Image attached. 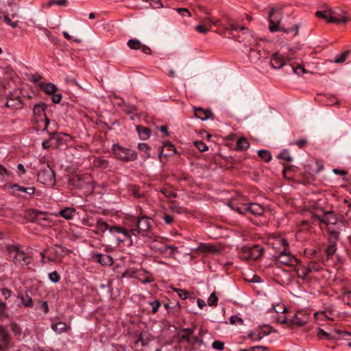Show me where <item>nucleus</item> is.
<instances>
[{"mask_svg": "<svg viewBox=\"0 0 351 351\" xmlns=\"http://www.w3.org/2000/svg\"><path fill=\"white\" fill-rule=\"evenodd\" d=\"M10 330L14 333L15 335L19 336L21 333L20 327L15 323L10 324Z\"/></svg>", "mask_w": 351, "mask_h": 351, "instance_id": "nucleus-51", "label": "nucleus"}, {"mask_svg": "<svg viewBox=\"0 0 351 351\" xmlns=\"http://www.w3.org/2000/svg\"><path fill=\"white\" fill-rule=\"evenodd\" d=\"M313 221H318L325 225H334L337 223V219L332 210H325L322 207L317 206L315 212L311 213Z\"/></svg>", "mask_w": 351, "mask_h": 351, "instance_id": "nucleus-1", "label": "nucleus"}, {"mask_svg": "<svg viewBox=\"0 0 351 351\" xmlns=\"http://www.w3.org/2000/svg\"><path fill=\"white\" fill-rule=\"evenodd\" d=\"M283 8L279 7L278 8H272L269 13V29L271 32H276L280 30V23L282 19Z\"/></svg>", "mask_w": 351, "mask_h": 351, "instance_id": "nucleus-3", "label": "nucleus"}, {"mask_svg": "<svg viewBox=\"0 0 351 351\" xmlns=\"http://www.w3.org/2000/svg\"><path fill=\"white\" fill-rule=\"evenodd\" d=\"M337 247L335 242H330V245L326 248L325 252L329 258L335 253Z\"/></svg>", "mask_w": 351, "mask_h": 351, "instance_id": "nucleus-37", "label": "nucleus"}, {"mask_svg": "<svg viewBox=\"0 0 351 351\" xmlns=\"http://www.w3.org/2000/svg\"><path fill=\"white\" fill-rule=\"evenodd\" d=\"M51 328L56 332L61 333L66 331L67 325L64 322H58L56 324H52Z\"/></svg>", "mask_w": 351, "mask_h": 351, "instance_id": "nucleus-31", "label": "nucleus"}, {"mask_svg": "<svg viewBox=\"0 0 351 351\" xmlns=\"http://www.w3.org/2000/svg\"><path fill=\"white\" fill-rule=\"evenodd\" d=\"M176 11L182 16L190 17L191 16L190 11L187 8H177Z\"/></svg>", "mask_w": 351, "mask_h": 351, "instance_id": "nucleus-53", "label": "nucleus"}, {"mask_svg": "<svg viewBox=\"0 0 351 351\" xmlns=\"http://www.w3.org/2000/svg\"><path fill=\"white\" fill-rule=\"evenodd\" d=\"M248 57L252 62H256L267 58V53L265 51H261V49L250 48Z\"/></svg>", "mask_w": 351, "mask_h": 351, "instance_id": "nucleus-10", "label": "nucleus"}, {"mask_svg": "<svg viewBox=\"0 0 351 351\" xmlns=\"http://www.w3.org/2000/svg\"><path fill=\"white\" fill-rule=\"evenodd\" d=\"M295 144L298 145L300 148H303L307 144V141L306 139H299L295 142Z\"/></svg>", "mask_w": 351, "mask_h": 351, "instance_id": "nucleus-62", "label": "nucleus"}, {"mask_svg": "<svg viewBox=\"0 0 351 351\" xmlns=\"http://www.w3.org/2000/svg\"><path fill=\"white\" fill-rule=\"evenodd\" d=\"M7 250L10 253H14V259L19 262L23 261L25 265H28L29 263V262L27 261V257L25 256V252L21 250L19 247L16 245H8L7 247Z\"/></svg>", "mask_w": 351, "mask_h": 351, "instance_id": "nucleus-9", "label": "nucleus"}, {"mask_svg": "<svg viewBox=\"0 0 351 351\" xmlns=\"http://www.w3.org/2000/svg\"><path fill=\"white\" fill-rule=\"evenodd\" d=\"M128 45L131 49H140L142 47V43L137 39H130L128 42Z\"/></svg>", "mask_w": 351, "mask_h": 351, "instance_id": "nucleus-32", "label": "nucleus"}, {"mask_svg": "<svg viewBox=\"0 0 351 351\" xmlns=\"http://www.w3.org/2000/svg\"><path fill=\"white\" fill-rule=\"evenodd\" d=\"M194 145L200 152H205L208 149V146L202 141H195Z\"/></svg>", "mask_w": 351, "mask_h": 351, "instance_id": "nucleus-47", "label": "nucleus"}, {"mask_svg": "<svg viewBox=\"0 0 351 351\" xmlns=\"http://www.w3.org/2000/svg\"><path fill=\"white\" fill-rule=\"evenodd\" d=\"M138 232L139 233H142V234H145L150 230V222L148 218L142 217L138 220L137 223Z\"/></svg>", "mask_w": 351, "mask_h": 351, "instance_id": "nucleus-13", "label": "nucleus"}, {"mask_svg": "<svg viewBox=\"0 0 351 351\" xmlns=\"http://www.w3.org/2000/svg\"><path fill=\"white\" fill-rule=\"evenodd\" d=\"M1 293L4 296L5 299L7 300L10 297L12 292L8 289L3 288L1 289Z\"/></svg>", "mask_w": 351, "mask_h": 351, "instance_id": "nucleus-63", "label": "nucleus"}, {"mask_svg": "<svg viewBox=\"0 0 351 351\" xmlns=\"http://www.w3.org/2000/svg\"><path fill=\"white\" fill-rule=\"evenodd\" d=\"M195 29L196 31H197L199 33H201V34H206L209 29L208 27H206L204 25L200 23L199 25H197L196 27H195Z\"/></svg>", "mask_w": 351, "mask_h": 351, "instance_id": "nucleus-55", "label": "nucleus"}, {"mask_svg": "<svg viewBox=\"0 0 351 351\" xmlns=\"http://www.w3.org/2000/svg\"><path fill=\"white\" fill-rule=\"evenodd\" d=\"M271 332V327L269 326H263L256 330V337L253 341H259Z\"/></svg>", "mask_w": 351, "mask_h": 351, "instance_id": "nucleus-16", "label": "nucleus"}, {"mask_svg": "<svg viewBox=\"0 0 351 351\" xmlns=\"http://www.w3.org/2000/svg\"><path fill=\"white\" fill-rule=\"evenodd\" d=\"M195 115L202 121H206L208 119H213V113L209 109H203L199 107L194 108Z\"/></svg>", "mask_w": 351, "mask_h": 351, "instance_id": "nucleus-11", "label": "nucleus"}, {"mask_svg": "<svg viewBox=\"0 0 351 351\" xmlns=\"http://www.w3.org/2000/svg\"><path fill=\"white\" fill-rule=\"evenodd\" d=\"M21 303L26 307H31L33 306L32 298L27 293H21L19 295Z\"/></svg>", "mask_w": 351, "mask_h": 351, "instance_id": "nucleus-24", "label": "nucleus"}, {"mask_svg": "<svg viewBox=\"0 0 351 351\" xmlns=\"http://www.w3.org/2000/svg\"><path fill=\"white\" fill-rule=\"evenodd\" d=\"M263 252L264 248L258 245H245L241 248V256L245 260H257L263 256Z\"/></svg>", "mask_w": 351, "mask_h": 351, "instance_id": "nucleus-6", "label": "nucleus"}, {"mask_svg": "<svg viewBox=\"0 0 351 351\" xmlns=\"http://www.w3.org/2000/svg\"><path fill=\"white\" fill-rule=\"evenodd\" d=\"M38 181L45 185H54L55 173L49 165H43L38 173Z\"/></svg>", "mask_w": 351, "mask_h": 351, "instance_id": "nucleus-4", "label": "nucleus"}, {"mask_svg": "<svg viewBox=\"0 0 351 351\" xmlns=\"http://www.w3.org/2000/svg\"><path fill=\"white\" fill-rule=\"evenodd\" d=\"M247 211L250 212L254 215H261L264 213L263 207L257 203H250L245 206Z\"/></svg>", "mask_w": 351, "mask_h": 351, "instance_id": "nucleus-15", "label": "nucleus"}, {"mask_svg": "<svg viewBox=\"0 0 351 351\" xmlns=\"http://www.w3.org/2000/svg\"><path fill=\"white\" fill-rule=\"evenodd\" d=\"M213 348L217 350H222L224 348V343L220 341H214L212 343Z\"/></svg>", "mask_w": 351, "mask_h": 351, "instance_id": "nucleus-52", "label": "nucleus"}, {"mask_svg": "<svg viewBox=\"0 0 351 351\" xmlns=\"http://www.w3.org/2000/svg\"><path fill=\"white\" fill-rule=\"evenodd\" d=\"M239 351H269V348L264 346H252L247 349H243Z\"/></svg>", "mask_w": 351, "mask_h": 351, "instance_id": "nucleus-41", "label": "nucleus"}, {"mask_svg": "<svg viewBox=\"0 0 351 351\" xmlns=\"http://www.w3.org/2000/svg\"><path fill=\"white\" fill-rule=\"evenodd\" d=\"M110 228V226H109L106 222L98 221L96 226L95 232L97 234H104L107 230H109Z\"/></svg>", "mask_w": 351, "mask_h": 351, "instance_id": "nucleus-27", "label": "nucleus"}, {"mask_svg": "<svg viewBox=\"0 0 351 351\" xmlns=\"http://www.w3.org/2000/svg\"><path fill=\"white\" fill-rule=\"evenodd\" d=\"M175 291L178 293V295L180 297V298L182 300H185L189 294L188 291L183 289H176Z\"/></svg>", "mask_w": 351, "mask_h": 351, "instance_id": "nucleus-54", "label": "nucleus"}, {"mask_svg": "<svg viewBox=\"0 0 351 351\" xmlns=\"http://www.w3.org/2000/svg\"><path fill=\"white\" fill-rule=\"evenodd\" d=\"M315 15L319 18L326 19L328 23H346L348 21L347 17L341 16V14L327 6L324 10L317 11Z\"/></svg>", "mask_w": 351, "mask_h": 351, "instance_id": "nucleus-2", "label": "nucleus"}, {"mask_svg": "<svg viewBox=\"0 0 351 351\" xmlns=\"http://www.w3.org/2000/svg\"><path fill=\"white\" fill-rule=\"evenodd\" d=\"M109 232L111 234H121L125 237L129 236L127 230L121 226H110V228H109Z\"/></svg>", "mask_w": 351, "mask_h": 351, "instance_id": "nucleus-29", "label": "nucleus"}, {"mask_svg": "<svg viewBox=\"0 0 351 351\" xmlns=\"http://www.w3.org/2000/svg\"><path fill=\"white\" fill-rule=\"evenodd\" d=\"M292 58H285L283 55L276 52L273 54L271 58V65L274 69H280L286 63V61H290Z\"/></svg>", "mask_w": 351, "mask_h": 351, "instance_id": "nucleus-8", "label": "nucleus"}, {"mask_svg": "<svg viewBox=\"0 0 351 351\" xmlns=\"http://www.w3.org/2000/svg\"><path fill=\"white\" fill-rule=\"evenodd\" d=\"M195 328H196V326H194L192 328H182V331L184 332V334H186V335H193Z\"/></svg>", "mask_w": 351, "mask_h": 351, "instance_id": "nucleus-64", "label": "nucleus"}, {"mask_svg": "<svg viewBox=\"0 0 351 351\" xmlns=\"http://www.w3.org/2000/svg\"><path fill=\"white\" fill-rule=\"evenodd\" d=\"M38 86L48 95H52L57 90V87L52 83L40 82Z\"/></svg>", "mask_w": 351, "mask_h": 351, "instance_id": "nucleus-17", "label": "nucleus"}, {"mask_svg": "<svg viewBox=\"0 0 351 351\" xmlns=\"http://www.w3.org/2000/svg\"><path fill=\"white\" fill-rule=\"evenodd\" d=\"M52 250L58 256H64L69 252V250L66 247L60 245H55L53 246Z\"/></svg>", "mask_w": 351, "mask_h": 351, "instance_id": "nucleus-26", "label": "nucleus"}, {"mask_svg": "<svg viewBox=\"0 0 351 351\" xmlns=\"http://www.w3.org/2000/svg\"><path fill=\"white\" fill-rule=\"evenodd\" d=\"M144 2H150L153 8L158 9L164 7L160 0H142Z\"/></svg>", "mask_w": 351, "mask_h": 351, "instance_id": "nucleus-44", "label": "nucleus"}, {"mask_svg": "<svg viewBox=\"0 0 351 351\" xmlns=\"http://www.w3.org/2000/svg\"><path fill=\"white\" fill-rule=\"evenodd\" d=\"M38 210L32 209L29 210L25 213V218L30 222L36 221V215Z\"/></svg>", "mask_w": 351, "mask_h": 351, "instance_id": "nucleus-33", "label": "nucleus"}, {"mask_svg": "<svg viewBox=\"0 0 351 351\" xmlns=\"http://www.w3.org/2000/svg\"><path fill=\"white\" fill-rule=\"evenodd\" d=\"M278 158L279 159L284 160H286L287 162H291L293 160V158L290 155L289 152L287 149H284L280 152V154H279Z\"/></svg>", "mask_w": 351, "mask_h": 351, "instance_id": "nucleus-36", "label": "nucleus"}, {"mask_svg": "<svg viewBox=\"0 0 351 351\" xmlns=\"http://www.w3.org/2000/svg\"><path fill=\"white\" fill-rule=\"evenodd\" d=\"M250 147V143L245 137H241L237 140L236 149L238 151L246 150Z\"/></svg>", "mask_w": 351, "mask_h": 351, "instance_id": "nucleus-22", "label": "nucleus"}, {"mask_svg": "<svg viewBox=\"0 0 351 351\" xmlns=\"http://www.w3.org/2000/svg\"><path fill=\"white\" fill-rule=\"evenodd\" d=\"M202 343V340L200 339L199 337L196 336H193V335H191L190 337V341L189 344H195V343H199L201 344Z\"/></svg>", "mask_w": 351, "mask_h": 351, "instance_id": "nucleus-60", "label": "nucleus"}, {"mask_svg": "<svg viewBox=\"0 0 351 351\" xmlns=\"http://www.w3.org/2000/svg\"><path fill=\"white\" fill-rule=\"evenodd\" d=\"M129 191L131 193V194L135 198H137V199L143 198L145 195V191H141L140 190V188L135 185L130 186Z\"/></svg>", "mask_w": 351, "mask_h": 351, "instance_id": "nucleus-23", "label": "nucleus"}, {"mask_svg": "<svg viewBox=\"0 0 351 351\" xmlns=\"http://www.w3.org/2000/svg\"><path fill=\"white\" fill-rule=\"evenodd\" d=\"M68 3V0H50L48 3L49 6L56 4L58 5L66 6Z\"/></svg>", "mask_w": 351, "mask_h": 351, "instance_id": "nucleus-48", "label": "nucleus"}, {"mask_svg": "<svg viewBox=\"0 0 351 351\" xmlns=\"http://www.w3.org/2000/svg\"><path fill=\"white\" fill-rule=\"evenodd\" d=\"M136 131L138 133L140 138L141 140H147L149 138L151 134V130L148 128H145L141 125L136 126Z\"/></svg>", "mask_w": 351, "mask_h": 351, "instance_id": "nucleus-18", "label": "nucleus"}, {"mask_svg": "<svg viewBox=\"0 0 351 351\" xmlns=\"http://www.w3.org/2000/svg\"><path fill=\"white\" fill-rule=\"evenodd\" d=\"M62 34L64 37L68 40H71L77 43H80L82 42V40L80 38H75L71 36L67 32H63Z\"/></svg>", "mask_w": 351, "mask_h": 351, "instance_id": "nucleus-49", "label": "nucleus"}, {"mask_svg": "<svg viewBox=\"0 0 351 351\" xmlns=\"http://www.w3.org/2000/svg\"><path fill=\"white\" fill-rule=\"evenodd\" d=\"M10 187L12 189L16 188L18 191L26 193L29 195H33L35 193L34 187H23L16 184L11 185Z\"/></svg>", "mask_w": 351, "mask_h": 351, "instance_id": "nucleus-30", "label": "nucleus"}, {"mask_svg": "<svg viewBox=\"0 0 351 351\" xmlns=\"http://www.w3.org/2000/svg\"><path fill=\"white\" fill-rule=\"evenodd\" d=\"M229 25H230V29L232 30H238L239 29H240L241 30L245 31V32H249L248 29L243 26L239 27V25H237V24H235L234 23H230Z\"/></svg>", "mask_w": 351, "mask_h": 351, "instance_id": "nucleus-58", "label": "nucleus"}, {"mask_svg": "<svg viewBox=\"0 0 351 351\" xmlns=\"http://www.w3.org/2000/svg\"><path fill=\"white\" fill-rule=\"evenodd\" d=\"M312 271L310 267H305L303 271L298 273V276L302 279H306L309 273Z\"/></svg>", "mask_w": 351, "mask_h": 351, "instance_id": "nucleus-57", "label": "nucleus"}, {"mask_svg": "<svg viewBox=\"0 0 351 351\" xmlns=\"http://www.w3.org/2000/svg\"><path fill=\"white\" fill-rule=\"evenodd\" d=\"M292 259L293 258L289 254L286 253L285 250L281 252L277 258L278 262L282 265L291 264Z\"/></svg>", "mask_w": 351, "mask_h": 351, "instance_id": "nucleus-19", "label": "nucleus"}, {"mask_svg": "<svg viewBox=\"0 0 351 351\" xmlns=\"http://www.w3.org/2000/svg\"><path fill=\"white\" fill-rule=\"evenodd\" d=\"M350 53L349 51H346L341 55L336 57V58L334 60V62L335 63H343L346 61L348 54Z\"/></svg>", "mask_w": 351, "mask_h": 351, "instance_id": "nucleus-40", "label": "nucleus"}, {"mask_svg": "<svg viewBox=\"0 0 351 351\" xmlns=\"http://www.w3.org/2000/svg\"><path fill=\"white\" fill-rule=\"evenodd\" d=\"M49 278L53 282H58L60 279L59 274L56 271L50 273L49 274Z\"/></svg>", "mask_w": 351, "mask_h": 351, "instance_id": "nucleus-50", "label": "nucleus"}, {"mask_svg": "<svg viewBox=\"0 0 351 351\" xmlns=\"http://www.w3.org/2000/svg\"><path fill=\"white\" fill-rule=\"evenodd\" d=\"M75 213V210L72 208H66L60 211V215L64 217L66 219H71L73 217V214Z\"/></svg>", "mask_w": 351, "mask_h": 351, "instance_id": "nucleus-28", "label": "nucleus"}, {"mask_svg": "<svg viewBox=\"0 0 351 351\" xmlns=\"http://www.w3.org/2000/svg\"><path fill=\"white\" fill-rule=\"evenodd\" d=\"M291 67L293 71L295 74H297L298 75H300L301 73H309L308 71L305 69L304 68V66H302L301 65H298V66L291 65Z\"/></svg>", "mask_w": 351, "mask_h": 351, "instance_id": "nucleus-39", "label": "nucleus"}, {"mask_svg": "<svg viewBox=\"0 0 351 351\" xmlns=\"http://www.w3.org/2000/svg\"><path fill=\"white\" fill-rule=\"evenodd\" d=\"M218 298L216 296L215 293L210 294L208 299V304L209 306H215L217 304Z\"/></svg>", "mask_w": 351, "mask_h": 351, "instance_id": "nucleus-45", "label": "nucleus"}, {"mask_svg": "<svg viewBox=\"0 0 351 351\" xmlns=\"http://www.w3.org/2000/svg\"><path fill=\"white\" fill-rule=\"evenodd\" d=\"M3 21L7 25H10L12 28H15L19 25V21H12L9 17L8 13L3 14Z\"/></svg>", "mask_w": 351, "mask_h": 351, "instance_id": "nucleus-38", "label": "nucleus"}, {"mask_svg": "<svg viewBox=\"0 0 351 351\" xmlns=\"http://www.w3.org/2000/svg\"><path fill=\"white\" fill-rule=\"evenodd\" d=\"M7 316V307L6 304L0 301V317Z\"/></svg>", "mask_w": 351, "mask_h": 351, "instance_id": "nucleus-56", "label": "nucleus"}, {"mask_svg": "<svg viewBox=\"0 0 351 351\" xmlns=\"http://www.w3.org/2000/svg\"><path fill=\"white\" fill-rule=\"evenodd\" d=\"M112 151L117 158L124 161H133L137 158V154L134 151L124 148L118 144L113 145Z\"/></svg>", "mask_w": 351, "mask_h": 351, "instance_id": "nucleus-5", "label": "nucleus"}, {"mask_svg": "<svg viewBox=\"0 0 351 351\" xmlns=\"http://www.w3.org/2000/svg\"><path fill=\"white\" fill-rule=\"evenodd\" d=\"M230 322L231 324L242 325L243 323V320L241 317H240L237 315H232L230 318Z\"/></svg>", "mask_w": 351, "mask_h": 351, "instance_id": "nucleus-46", "label": "nucleus"}, {"mask_svg": "<svg viewBox=\"0 0 351 351\" xmlns=\"http://www.w3.org/2000/svg\"><path fill=\"white\" fill-rule=\"evenodd\" d=\"M52 101L55 104H59L62 99V95L61 94H52Z\"/></svg>", "mask_w": 351, "mask_h": 351, "instance_id": "nucleus-61", "label": "nucleus"}, {"mask_svg": "<svg viewBox=\"0 0 351 351\" xmlns=\"http://www.w3.org/2000/svg\"><path fill=\"white\" fill-rule=\"evenodd\" d=\"M10 337L5 328L0 326V349L8 348Z\"/></svg>", "mask_w": 351, "mask_h": 351, "instance_id": "nucleus-14", "label": "nucleus"}, {"mask_svg": "<svg viewBox=\"0 0 351 351\" xmlns=\"http://www.w3.org/2000/svg\"><path fill=\"white\" fill-rule=\"evenodd\" d=\"M93 259L104 266H110L113 263L112 257L107 254H95L93 256Z\"/></svg>", "mask_w": 351, "mask_h": 351, "instance_id": "nucleus-12", "label": "nucleus"}, {"mask_svg": "<svg viewBox=\"0 0 351 351\" xmlns=\"http://www.w3.org/2000/svg\"><path fill=\"white\" fill-rule=\"evenodd\" d=\"M5 106L13 108H20L22 106V101L21 98L17 96L16 98H10L8 99Z\"/></svg>", "mask_w": 351, "mask_h": 351, "instance_id": "nucleus-21", "label": "nucleus"}, {"mask_svg": "<svg viewBox=\"0 0 351 351\" xmlns=\"http://www.w3.org/2000/svg\"><path fill=\"white\" fill-rule=\"evenodd\" d=\"M150 305L152 306V313H156L158 309V307L160 306V303L158 300H156L150 302Z\"/></svg>", "mask_w": 351, "mask_h": 351, "instance_id": "nucleus-59", "label": "nucleus"}, {"mask_svg": "<svg viewBox=\"0 0 351 351\" xmlns=\"http://www.w3.org/2000/svg\"><path fill=\"white\" fill-rule=\"evenodd\" d=\"M69 182L77 189L89 190L92 188L91 178L88 175H74L69 178Z\"/></svg>", "mask_w": 351, "mask_h": 351, "instance_id": "nucleus-7", "label": "nucleus"}, {"mask_svg": "<svg viewBox=\"0 0 351 351\" xmlns=\"http://www.w3.org/2000/svg\"><path fill=\"white\" fill-rule=\"evenodd\" d=\"M46 108L47 105L44 102L37 104L34 107V113L38 116H46L45 112Z\"/></svg>", "mask_w": 351, "mask_h": 351, "instance_id": "nucleus-25", "label": "nucleus"}, {"mask_svg": "<svg viewBox=\"0 0 351 351\" xmlns=\"http://www.w3.org/2000/svg\"><path fill=\"white\" fill-rule=\"evenodd\" d=\"M49 222V220L47 217V213L38 210L35 223H37L41 226H47Z\"/></svg>", "mask_w": 351, "mask_h": 351, "instance_id": "nucleus-20", "label": "nucleus"}, {"mask_svg": "<svg viewBox=\"0 0 351 351\" xmlns=\"http://www.w3.org/2000/svg\"><path fill=\"white\" fill-rule=\"evenodd\" d=\"M291 324L293 325L303 326L306 324V321L300 319L296 315L295 317L290 321Z\"/></svg>", "mask_w": 351, "mask_h": 351, "instance_id": "nucleus-43", "label": "nucleus"}, {"mask_svg": "<svg viewBox=\"0 0 351 351\" xmlns=\"http://www.w3.org/2000/svg\"><path fill=\"white\" fill-rule=\"evenodd\" d=\"M258 155L260 158L264 160L265 162H269L271 159V153L265 149H261L258 152Z\"/></svg>", "mask_w": 351, "mask_h": 351, "instance_id": "nucleus-35", "label": "nucleus"}, {"mask_svg": "<svg viewBox=\"0 0 351 351\" xmlns=\"http://www.w3.org/2000/svg\"><path fill=\"white\" fill-rule=\"evenodd\" d=\"M229 206L234 210L237 211L238 213L241 215H244L245 213L246 209L245 206L240 207L235 204L234 201H231L228 204Z\"/></svg>", "mask_w": 351, "mask_h": 351, "instance_id": "nucleus-34", "label": "nucleus"}, {"mask_svg": "<svg viewBox=\"0 0 351 351\" xmlns=\"http://www.w3.org/2000/svg\"><path fill=\"white\" fill-rule=\"evenodd\" d=\"M317 335L319 338H325L326 339H332L333 338H336L332 334L328 333L321 328H319Z\"/></svg>", "mask_w": 351, "mask_h": 351, "instance_id": "nucleus-42", "label": "nucleus"}]
</instances>
